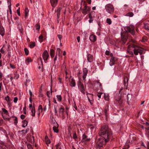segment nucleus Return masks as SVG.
<instances>
[{"instance_id": "nucleus-23", "label": "nucleus", "mask_w": 149, "mask_h": 149, "mask_svg": "<svg viewBox=\"0 0 149 149\" xmlns=\"http://www.w3.org/2000/svg\"><path fill=\"white\" fill-rule=\"evenodd\" d=\"M50 55L52 58H53L54 55V51L53 49L50 50Z\"/></svg>"}, {"instance_id": "nucleus-13", "label": "nucleus", "mask_w": 149, "mask_h": 149, "mask_svg": "<svg viewBox=\"0 0 149 149\" xmlns=\"http://www.w3.org/2000/svg\"><path fill=\"white\" fill-rule=\"evenodd\" d=\"M50 2L52 6L54 7H55L57 3V0H50Z\"/></svg>"}, {"instance_id": "nucleus-30", "label": "nucleus", "mask_w": 149, "mask_h": 149, "mask_svg": "<svg viewBox=\"0 0 149 149\" xmlns=\"http://www.w3.org/2000/svg\"><path fill=\"white\" fill-rule=\"evenodd\" d=\"M12 118H13V120L14 121V123L15 125H16L18 122L17 118L16 117H14Z\"/></svg>"}, {"instance_id": "nucleus-25", "label": "nucleus", "mask_w": 149, "mask_h": 149, "mask_svg": "<svg viewBox=\"0 0 149 149\" xmlns=\"http://www.w3.org/2000/svg\"><path fill=\"white\" fill-rule=\"evenodd\" d=\"M108 110V107L107 106L105 107L104 110V113L106 117H107L108 116L107 111Z\"/></svg>"}, {"instance_id": "nucleus-41", "label": "nucleus", "mask_w": 149, "mask_h": 149, "mask_svg": "<svg viewBox=\"0 0 149 149\" xmlns=\"http://www.w3.org/2000/svg\"><path fill=\"white\" fill-rule=\"evenodd\" d=\"M104 98L106 100L108 101L109 99V97L108 95V94H104Z\"/></svg>"}, {"instance_id": "nucleus-29", "label": "nucleus", "mask_w": 149, "mask_h": 149, "mask_svg": "<svg viewBox=\"0 0 149 149\" xmlns=\"http://www.w3.org/2000/svg\"><path fill=\"white\" fill-rule=\"evenodd\" d=\"M36 46V44L35 42H31L29 45L30 47L31 48H33Z\"/></svg>"}, {"instance_id": "nucleus-34", "label": "nucleus", "mask_w": 149, "mask_h": 149, "mask_svg": "<svg viewBox=\"0 0 149 149\" xmlns=\"http://www.w3.org/2000/svg\"><path fill=\"white\" fill-rule=\"evenodd\" d=\"M128 80V78L127 77H125L124 78V85L125 86L126 83L127 82Z\"/></svg>"}, {"instance_id": "nucleus-11", "label": "nucleus", "mask_w": 149, "mask_h": 149, "mask_svg": "<svg viewBox=\"0 0 149 149\" xmlns=\"http://www.w3.org/2000/svg\"><path fill=\"white\" fill-rule=\"evenodd\" d=\"M61 51V50L60 48H58L56 50V54L54 60V62H55V61L56 60L58 56V58H59V56H60V54H61V53H60Z\"/></svg>"}, {"instance_id": "nucleus-57", "label": "nucleus", "mask_w": 149, "mask_h": 149, "mask_svg": "<svg viewBox=\"0 0 149 149\" xmlns=\"http://www.w3.org/2000/svg\"><path fill=\"white\" fill-rule=\"evenodd\" d=\"M18 100V98L17 97H15L14 98L13 101L14 102L16 103L17 102Z\"/></svg>"}, {"instance_id": "nucleus-5", "label": "nucleus", "mask_w": 149, "mask_h": 149, "mask_svg": "<svg viewBox=\"0 0 149 149\" xmlns=\"http://www.w3.org/2000/svg\"><path fill=\"white\" fill-rule=\"evenodd\" d=\"M84 6L82 9V13L84 15H86L91 10V7L88 6L87 4L85 1L84 3Z\"/></svg>"}, {"instance_id": "nucleus-15", "label": "nucleus", "mask_w": 149, "mask_h": 149, "mask_svg": "<svg viewBox=\"0 0 149 149\" xmlns=\"http://www.w3.org/2000/svg\"><path fill=\"white\" fill-rule=\"evenodd\" d=\"M90 138H87V136L85 134H83L82 136V141H90Z\"/></svg>"}, {"instance_id": "nucleus-63", "label": "nucleus", "mask_w": 149, "mask_h": 149, "mask_svg": "<svg viewBox=\"0 0 149 149\" xmlns=\"http://www.w3.org/2000/svg\"><path fill=\"white\" fill-rule=\"evenodd\" d=\"M0 52H1L2 53V54H3V53H4V50L3 49V48H1V50H0Z\"/></svg>"}, {"instance_id": "nucleus-47", "label": "nucleus", "mask_w": 149, "mask_h": 149, "mask_svg": "<svg viewBox=\"0 0 149 149\" xmlns=\"http://www.w3.org/2000/svg\"><path fill=\"white\" fill-rule=\"evenodd\" d=\"M15 75V77H14V79H18L19 77V75L18 74H17V72L15 73L14 74Z\"/></svg>"}, {"instance_id": "nucleus-3", "label": "nucleus", "mask_w": 149, "mask_h": 149, "mask_svg": "<svg viewBox=\"0 0 149 149\" xmlns=\"http://www.w3.org/2000/svg\"><path fill=\"white\" fill-rule=\"evenodd\" d=\"M131 47H132L134 49V53L135 55H137L138 53L140 54H141L143 53L144 51V49L141 47H139L137 46L134 44L130 45L128 46V48H130Z\"/></svg>"}, {"instance_id": "nucleus-50", "label": "nucleus", "mask_w": 149, "mask_h": 149, "mask_svg": "<svg viewBox=\"0 0 149 149\" xmlns=\"http://www.w3.org/2000/svg\"><path fill=\"white\" fill-rule=\"evenodd\" d=\"M73 138L76 140L77 138V135L76 133H74L73 134Z\"/></svg>"}, {"instance_id": "nucleus-44", "label": "nucleus", "mask_w": 149, "mask_h": 149, "mask_svg": "<svg viewBox=\"0 0 149 149\" xmlns=\"http://www.w3.org/2000/svg\"><path fill=\"white\" fill-rule=\"evenodd\" d=\"M24 51L25 54L26 55H28L29 53V51L28 49L27 48H25L24 49Z\"/></svg>"}, {"instance_id": "nucleus-40", "label": "nucleus", "mask_w": 149, "mask_h": 149, "mask_svg": "<svg viewBox=\"0 0 149 149\" xmlns=\"http://www.w3.org/2000/svg\"><path fill=\"white\" fill-rule=\"evenodd\" d=\"M121 99V96L120 95V96H118V95H116V96L115 97V99L116 101H118L120 100Z\"/></svg>"}, {"instance_id": "nucleus-42", "label": "nucleus", "mask_w": 149, "mask_h": 149, "mask_svg": "<svg viewBox=\"0 0 149 149\" xmlns=\"http://www.w3.org/2000/svg\"><path fill=\"white\" fill-rule=\"evenodd\" d=\"M56 149H61V146L60 144L58 143L56 145Z\"/></svg>"}, {"instance_id": "nucleus-45", "label": "nucleus", "mask_w": 149, "mask_h": 149, "mask_svg": "<svg viewBox=\"0 0 149 149\" xmlns=\"http://www.w3.org/2000/svg\"><path fill=\"white\" fill-rule=\"evenodd\" d=\"M27 146L28 149H33V148L31 145L29 143H27Z\"/></svg>"}, {"instance_id": "nucleus-22", "label": "nucleus", "mask_w": 149, "mask_h": 149, "mask_svg": "<svg viewBox=\"0 0 149 149\" xmlns=\"http://www.w3.org/2000/svg\"><path fill=\"white\" fill-rule=\"evenodd\" d=\"M32 61L31 59L29 57H28L25 60V62L27 65H28L29 63L30 62H31Z\"/></svg>"}, {"instance_id": "nucleus-28", "label": "nucleus", "mask_w": 149, "mask_h": 149, "mask_svg": "<svg viewBox=\"0 0 149 149\" xmlns=\"http://www.w3.org/2000/svg\"><path fill=\"white\" fill-rule=\"evenodd\" d=\"M45 140L46 144H48L50 143V141L47 136H46L45 137Z\"/></svg>"}, {"instance_id": "nucleus-24", "label": "nucleus", "mask_w": 149, "mask_h": 149, "mask_svg": "<svg viewBox=\"0 0 149 149\" xmlns=\"http://www.w3.org/2000/svg\"><path fill=\"white\" fill-rule=\"evenodd\" d=\"M22 126L23 127H25L28 124V122L26 120H24L22 121Z\"/></svg>"}, {"instance_id": "nucleus-43", "label": "nucleus", "mask_w": 149, "mask_h": 149, "mask_svg": "<svg viewBox=\"0 0 149 149\" xmlns=\"http://www.w3.org/2000/svg\"><path fill=\"white\" fill-rule=\"evenodd\" d=\"M145 131L147 134H149V127H145Z\"/></svg>"}, {"instance_id": "nucleus-59", "label": "nucleus", "mask_w": 149, "mask_h": 149, "mask_svg": "<svg viewBox=\"0 0 149 149\" xmlns=\"http://www.w3.org/2000/svg\"><path fill=\"white\" fill-rule=\"evenodd\" d=\"M58 36L60 41H61V38H62V36L60 35H58Z\"/></svg>"}, {"instance_id": "nucleus-33", "label": "nucleus", "mask_w": 149, "mask_h": 149, "mask_svg": "<svg viewBox=\"0 0 149 149\" xmlns=\"http://www.w3.org/2000/svg\"><path fill=\"white\" fill-rule=\"evenodd\" d=\"M145 28L146 30H149V24L148 23H145L144 24Z\"/></svg>"}, {"instance_id": "nucleus-14", "label": "nucleus", "mask_w": 149, "mask_h": 149, "mask_svg": "<svg viewBox=\"0 0 149 149\" xmlns=\"http://www.w3.org/2000/svg\"><path fill=\"white\" fill-rule=\"evenodd\" d=\"M89 39L91 41L94 42L96 40V37L95 35L92 34L90 35Z\"/></svg>"}, {"instance_id": "nucleus-8", "label": "nucleus", "mask_w": 149, "mask_h": 149, "mask_svg": "<svg viewBox=\"0 0 149 149\" xmlns=\"http://www.w3.org/2000/svg\"><path fill=\"white\" fill-rule=\"evenodd\" d=\"M110 56L111 57V58L110 59L109 64L110 66H111L114 64L115 59V57L113 56V55L111 53L110 54Z\"/></svg>"}, {"instance_id": "nucleus-56", "label": "nucleus", "mask_w": 149, "mask_h": 149, "mask_svg": "<svg viewBox=\"0 0 149 149\" xmlns=\"http://www.w3.org/2000/svg\"><path fill=\"white\" fill-rule=\"evenodd\" d=\"M10 67L12 69H15L16 68V67L15 66V65H12L11 64H10Z\"/></svg>"}, {"instance_id": "nucleus-39", "label": "nucleus", "mask_w": 149, "mask_h": 149, "mask_svg": "<svg viewBox=\"0 0 149 149\" xmlns=\"http://www.w3.org/2000/svg\"><path fill=\"white\" fill-rule=\"evenodd\" d=\"M0 133H3L4 134H6V131L3 128L0 127Z\"/></svg>"}, {"instance_id": "nucleus-21", "label": "nucleus", "mask_w": 149, "mask_h": 149, "mask_svg": "<svg viewBox=\"0 0 149 149\" xmlns=\"http://www.w3.org/2000/svg\"><path fill=\"white\" fill-rule=\"evenodd\" d=\"M95 13V12L94 11H92L91 13H89L88 14V17L89 19L93 18L94 17L93 14Z\"/></svg>"}, {"instance_id": "nucleus-49", "label": "nucleus", "mask_w": 149, "mask_h": 149, "mask_svg": "<svg viewBox=\"0 0 149 149\" xmlns=\"http://www.w3.org/2000/svg\"><path fill=\"white\" fill-rule=\"evenodd\" d=\"M5 100L7 101V102H10V97L9 96L7 95L6 97H5Z\"/></svg>"}, {"instance_id": "nucleus-32", "label": "nucleus", "mask_w": 149, "mask_h": 149, "mask_svg": "<svg viewBox=\"0 0 149 149\" xmlns=\"http://www.w3.org/2000/svg\"><path fill=\"white\" fill-rule=\"evenodd\" d=\"M88 71L86 68H85L83 69V74H85V75H87L88 73Z\"/></svg>"}, {"instance_id": "nucleus-54", "label": "nucleus", "mask_w": 149, "mask_h": 149, "mask_svg": "<svg viewBox=\"0 0 149 149\" xmlns=\"http://www.w3.org/2000/svg\"><path fill=\"white\" fill-rule=\"evenodd\" d=\"M3 77V74L1 72H0V81L2 80V78Z\"/></svg>"}, {"instance_id": "nucleus-18", "label": "nucleus", "mask_w": 149, "mask_h": 149, "mask_svg": "<svg viewBox=\"0 0 149 149\" xmlns=\"http://www.w3.org/2000/svg\"><path fill=\"white\" fill-rule=\"evenodd\" d=\"M61 9L62 8H58L57 10V16L58 19L59 17V16L60 15V12Z\"/></svg>"}, {"instance_id": "nucleus-10", "label": "nucleus", "mask_w": 149, "mask_h": 149, "mask_svg": "<svg viewBox=\"0 0 149 149\" xmlns=\"http://www.w3.org/2000/svg\"><path fill=\"white\" fill-rule=\"evenodd\" d=\"M53 129L54 132L56 133H57L58 132V123L55 122L53 123Z\"/></svg>"}, {"instance_id": "nucleus-19", "label": "nucleus", "mask_w": 149, "mask_h": 149, "mask_svg": "<svg viewBox=\"0 0 149 149\" xmlns=\"http://www.w3.org/2000/svg\"><path fill=\"white\" fill-rule=\"evenodd\" d=\"M38 115L39 116L40 113H42V105H40L38 107Z\"/></svg>"}, {"instance_id": "nucleus-55", "label": "nucleus", "mask_w": 149, "mask_h": 149, "mask_svg": "<svg viewBox=\"0 0 149 149\" xmlns=\"http://www.w3.org/2000/svg\"><path fill=\"white\" fill-rule=\"evenodd\" d=\"M102 94V93H97V95L98 97L100 98H101V95Z\"/></svg>"}, {"instance_id": "nucleus-20", "label": "nucleus", "mask_w": 149, "mask_h": 149, "mask_svg": "<svg viewBox=\"0 0 149 149\" xmlns=\"http://www.w3.org/2000/svg\"><path fill=\"white\" fill-rule=\"evenodd\" d=\"M5 31L4 28L2 27H0V34L3 36L4 34Z\"/></svg>"}, {"instance_id": "nucleus-31", "label": "nucleus", "mask_w": 149, "mask_h": 149, "mask_svg": "<svg viewBox=\"0 0 149 149\" xmlns=\"http://www.w3.org/2000/svg\"><path fill=\"white\" fill-rule=\"evenodd\" d=\"M132 95L131 94H128L127 96V98L128 101L129 100H130L132 99Z\"/></svg>"}, {"instance_id": "nucleus-64", "label": "nucleus", "mask_w": 149, "mask_h": 149, "mask_svg": "<svg viewBox=\"0 0 149 149\" xmlns=\"http://www.w3.org/2000/svg\"><path fill=\"white\" fill-rule=\"evenodd\" d=\"M77 39L78 42H79L80 41V37L79 36L77 37Z\"/></svg>"}, {"instance_id": "nucleus-51", "label": "nucleus", "mask_w": 149, "mask_h": 149, "mask_svg": "<svg viewBox=\"0 0 149 149\" xmlns=\"http://www.w3.org/2000/svg\"><path fill=\"white\" fill-rule=\"evenodd\" d=\"M43 36H40L39 37V39L40 40V42H41L42 41Z\"/></svg>"}, {"instance_id": "nucleus-7", "label": "nucleus", "mask_w": 149, "mask_h": 149, "mask_svg": "<svg viewBox=\"0 0 149 149\" xmlns=\"http://www.w3.org/2000/svg\"><path fill=\"white\" fill-rule=\"evenodd\" d=\"M64 108L63 106H61L59 109V116H62L63 119L65 118L64 116Z\"/></svg>"}, {"instance_id": "nucleus-17", "label": "nucleus", "mask_w": 149, "mask_h": 149, "mask_svg": "<svg viewBox=\"0 0 149 149\" xmlns=\"http://www.w3.org/2000/svg\"><path fill=\"white\" fill-rule=\"evenodd\" d=\"M94 83L95 85H97V86L99 87L100 89H102V86L101 84L99 82V81H94Z\"/></svg>"}, {"instance_id": "nucleus-26", "label": "nucleus", "mask_w": 149, "mask_h": 149, "mask_svg": "<svg viewBox=\"0 0 149 149\" xmlns=\"http://www.w3.org/2000/svg\"><path fill=\"white\" fill-rule=\"evenodd\" d=\"M25 18H26V17L28 16V13L29 12V10L28 8H26L25 9Z\"/></svg>"}, {"instance_id": "nucleus-1", "label": "nucleus", "mask_w": 149, "mask_h": 149, "mask_svg": "<svg viewBox=\"0 0 149 149\" xmlns=\"http://www.w3.org/2000/svg\"><path fill=\"white\" fill-rule=\"evenodd\" d=\"M99 135L101 136L98 139H96V142L98 146L102 147L106 143L108 142L112 136V133L111 130L109 129L107 126H103L102 127L98 132Z\"/></svg>"}, {"instance_id": "nucleus-2", "label": "nucleus", "mask_w": 149, "mask_h": 149, "mask_svg": "<svg viewBox=\"0 0 149 149\" xmlns=\"http://www.w3.org/2000/svg\"><path fill=\"white\" fill-rule=\"evenodd\" d=\"M125 31L121 33V40L125 43L127 39L128 32L130 33L132 35L135 33V27L132 25H130L129 26L126 27L125 28Z\"/></svg>"}, {"instance_id": "nucleus-27", "label": "nucleus", "mask_w": 149, "mask_h": 149, "mask_svg": "<svg viewBox=\"0 0 149 149\" xmlns=\"http://www.w3.org/2000/svg\"><path fill=\"white\" fill-rule=\"evenodd\" d=\"M31 115L33 116H34L35 115V110L34 107H33L32 108L31 110Z\"/></svg>"}, {"instance_id": "nucleus-58", "label": "nucleus", "mask_w": 149, "mask_h": 149, "mask_svg": "<svg viewBox=\"0 0 149 149\" xmlns=\"http://www.w3.org/2000/svg\"><path fill=\"white\" fill-rule=\"evenodd\" d=\"M105 54L107 55H110V54L108 50H106V51Z\"/></svg>"}, {"instance_id": "nucleus-35", "label": "nucleus", "mask_w": 149, "mask_h": 149, "mask_svg": "<svg viewBox=\"0 0 149 149\" xmlns=\"http://www.w3.org/2000/svg\"><path fill=\"white\" fill-rule=\"evenodd\" d=\"M56 97L57 99L58 100L59 102H61V100H62V97H61V95H57Z\"/></svg>"}, {"instance_id": "nucleus-37", "label": "nucleus", "mask_w": 149, "mask_h": 149, "mask_svg": "<svg viewBox=\"0 0 149 149\" xmlns=\"http://www.w3.org/2000/svg\"><path fill=\"white\" fill-rule=\"evenodd\" d=\"M35 28L36 29L39 30L40 28V24L38 23L36 25H35Z\"/></svg>"}, {"instance_id": "nucleus-52", "label": "nucleus", "mask_w": 149, "mask_h": 149, "mask_svg": "<svg viewBox=\"0 0 149 149\" xmlns=\"http://www.w3.org/2000/svg\"><path fill=\"white\" fill-rule=\"evenodd\" d=\"M118 103L120 105H121L123 103V101L121 99L118 101Z\"/></svg>"}, {"instance_id": "nucleus-36", "label": "nucleus", "mask_w": 149, "mask_h": 149, "mask_svg": "<svg viewBox=\"0 0 149 149\" xmlns=\"http://www.w3.org/2000/svg\"><path fill=\"white\" fill-rule=\"evenodd\" d=\"M18 26H19L18 27H19V29L20 32L21 33H23V29L22 28V26L21 24H20V25L19 24Z\"/></svg>"}, {"instance_id": "nucleus-4", "label": "nucleus", "mask_w": 149, "mask_h": 149, "mask_svg": "<svg viewBox=\"0 0 149 149\" xmlns=\"http://www.w3.org/2000/svg\"><path fill=\"white\" fill-rule=\"evenodd\" d=\"M105 9L107 12L112 14L114 12V8L113 6L110 4H108L105 6Z\"/></svg>"}, {"instance_id": "nucleus-9", "label": "nucleus", "mask_w": 149, "mask_h": 149, "mask_svg": "<svg viewBox=\"0 0 149 149\" xmlns=\"http://www.w3.org/2000/svg\"><path fill=\"white\" fill-rule=\"evenodd\" d=\"M42 56L43 60L45 61V62H46V61L47 60L49 57L48 54L47 50L44 51L42 54Z\"/></svg>"}, {"instance_id": "nucleus-12", "label": "nucleus", "mask_w": 149, "mask_h": 149, "mask_svg": "<svg viewBox=\"0 0 149 149\" xmlns=\"http://www.w3.org/2000/svg\"><path fill=\"white\" fill-rule=\"evenodd\" d=\"M87 59L88 62H91L93 61V56L89 54H87Z\"/></svg>"}, {"instance_id": "nucleus-62", "label": "nucleus", "mask_w": 149, "mask_h": 149, "mask_svg": "<svg viewBox=\"0 0 149 149\" xmlns=\"http://www.w3.org/2000/svg\"><path fill=\"white\" fill-rule=\"evenodd\" d=\"M25 116L24 115L22 114L21 115L20 118L22 119L23 120V119H24V118H25Z\"/></svg>"}, {"instance_id": "nucleus-53", "label": "nucleus", "mask_w": 149, "mask_h": 149, "mask_svg": "<svg viewBox=\"0 0 149 149\" xmlns=\"http://www.w3.org/2000/svg\"><path fill=\"white\" fill-rule=\"evenodd\" d=\"M17 13L18 15L19 16H20V8L19 7L18 8V9L17 10Z\"/></svg>"}, {"instance_id": "nucleus-6", "label": "nucleus", "mask_w": 149, "mask_h": 149, "mask_svg": "<svg viewBox=\"0 0 149 149\" xmlns=\"http://www.w3.org/2000/svg\"><path fill=\"white\" fill-rule=\"evenodd\" d=\"M78 88L80 91L84 94L85 95V88L84 86L80 81H79L78 83Z\"/></svg>"}, {"instance_id": "nucleus-16", "label": "nucleus", "mask_w": 149, "mask_h": 149, "mask_svg": "<svg viewBox=\"0 0 149 149\" xmlns=\"http://www.w3.org/2000/svg\"><path fill=\"white\" fill-rule=\"evenodd\" d=\"M70 86L72 87H74L75 86L76 84L75 81L74 80L73 78H72L71 80L70 81Z\"/></svg>"}, {"instance_id": "nucleus-38", "label": "nucleus", "mask_w": 149, "mask_h": 149, "mask_svg": "<svg viewBox=\"0 0 149 149\" xmlns=\"http://www.w3.org/2000/svg\"><path fill=\"white\" fill-rule=\"evenodd\" d=\"M134 15V14L132 12H130L126 14V15L129 17H132Z\"/></svg>"}, {"instance_id": "nucleus-46", "label": "nucleus", "mask_w": 149, "mask_h": 149, "mask_svg": "<svg viewBox=\"0 0 149 149\" xmlns=\"http://www.w3.org/2000/svg\"><path fill=\"white\" fill-rule=\"evenodd\" d=\"M109 24H110L111 23V19L109 18H107L106 21Z\"/></svg>"}, {"instance_id": "nucleus-60", "label": "nucleus", "mask_w": 149, "mask_h": 149, "mask_svg": "<svg viewBox=\"0 0 149 149\" xmlns=\"http://www.w3.org/2000/svg\"><path fill=\"white\" fill-rule=\"evenodd\" d=\"M127 52L130 54L131 56H133V54L132 52L129 51H127Z\"/></svg>"}, {"instance_id": "nucleus-61", "label": "nucleus", "mask_w": 149, "mask_h": 149, "mask_svg": "<svg viewBox=\"0 0 149 149\" xmlns=\"http://www.w3.org/2000/svg\"><path fill=\"white\" fill-rule=\"evenodd\" d=\"M58 81L60 83H62V81H61V78H60V77H58Z\"/></svg>"}, {"instance_id": "nucleus-48", "label": "nucleus", "mask_w": 149, "mask_h": 149, "mask_svg": "<svg viewBox=\"0 0 149 149\" xmlns=\"http://www.w3.org/2000/svg\"><path fill=\"white\" fill-rule=\"evenodd\" d=\"M2 111H3V112L5 114H7V113H8V112L7 110H6V109H4V108H2Z\"/></svg>"}]
</instances>
